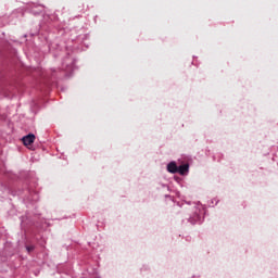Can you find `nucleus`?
Here are the masks:
<instances>
[{"label": "nucleus", "instance_id": "f257e3e1", "mask_svg": "<svg viewBox=\"0 0 278 278\" xmlns=\"http://www.w3.org/2000/svg\"><path fill=\"white\" fill-rule=\"evenodd\" d=\"M23 144L25 147H30V144H34V141L36 140V136L34 134H29L25 137H23Z\"/></svg>", "mask_w": 278, "mask_h": 278}, {"label": "nucleus", "instance_id": "20e7f679", "mask_svg": "<svg viewBox=\"0 0 278 278\" xmlns=\"http://www.w3.org/2000/svg\"><path fill=\"white\" fill-rule=\"evenodd\" d=\"M35 247L34 245H27L26 250L28 253H31V251H34Z\"/></svg>", "mask_w": 278, "mask_h": 278}, {"label": "nucleus", "instance_id": "f03ea898", "mask_svg": "<svg viewBox=\"0 0 278 278\" xmlns=\"http://www.w3.org/2000/svg\"><path fill=\"white\" fill-rule=\"evenodd\" d=\"M178 168H179V167H177V164H176L175 162H170V163L167 165V170H168V173H173V174L178 173Z\"/></svg>", "mask_w": 278, "mask_h": 278}, {"label": "nucleus", "instance_id": "7ed1b4c3", "mask_svg": "<svg viewBox=\"0 0 278 278\" xmlns=\"http://www.w3.org/2000/svg\"><path fill=\"white\" fill-rule=\"evenodd\" d=\"M189 168H190V166L188 164L180 165L178 167L179 175H186V173H188Z\"/></svg>", "mask_w": 278, "mask_h": 278}]
</instances>
